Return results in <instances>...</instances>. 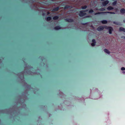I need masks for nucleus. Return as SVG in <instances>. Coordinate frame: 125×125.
<instances>
[{
    "label": "nucleus",
    "mask_w": 125,
    "mask_h": 125,
    "mask_svg": "<svg viewBox=\"0 0 125 125\" xmlns=\"http://www.w3.org/2000/svg\"><path fill=\"white\" fill-rule=\"evenodd\" d=\"M119 31H122L125 32V29L123 27H120L119 28Z\"/></svg>",
    "instance_id": "nucleus-10"
},
{
    "label": "nucleus",
    "mask_w": 125,
    "mask_h": 125,
    "mask_svg": "<svg viewBox=\"0 0 125 125\" xmlns=\"http://www.w3.org/2000/svg\"><path fill=\"white\" fill-rule=\"evenodd\" d=\"M105 13H110L111 14H115V12H109V11H107V12H98L95 13H94L95 15H97V14H104Z\"/></svg>",
    "instance_id": "nucleus-1"
},
{
    "label": "nucleus",
    "mask_w": 125,
    "mask_h": 125,
    "mask_svg": "<svg viewBox=\"0 0 125 125\" xmlns=\"http://www.w3.org/2000/svg\"><path fill=\"white\" fill-rule=\"evenodd\" d=\"M123 73H125V72H124V71H123Z\"/></svg>",
    "instance_id": "nucleus-33"
},
{
    "label": "nucleus",
    "mask_w": 125,
    "mask_h": 125,
    "mask_svg": "<svg viewBox=\"0 0 125 125\" xmlns=\"http://www.w3.org/2000/svg\"><path fill=\"white\" fill-rule=\"evenodd\" d=\"M84 12H86L88 11V10H83Z\"/></svg>",
    "instance_id": "nucleus-27"
},
{
    "label": "nucleus",
    "mask_w": 125,
    "mask_h": 125,
    "mask_svg": "<svg viewBox=\"0 0 125 125\" xmlns=\"http://www.w3.org/2000/svg\"><path fill=\"white\" fill-rule=\"evenodd\" d=\"M117 2V1L116 0H115L112 3V4L113 5H115Z\"/></svg>",
    "instance_id": "nucleus-18"
},
{
    "label": "nucleus",
    "mask_w": 125,
    "mask_h": 125,
    "mask_svg": "<svg viewBox=\"0 0 125 125\" xmlns=\"http://www.w3.org/2000/svg\"><path fill=\"white\" fill-rule=\"evenodd\" d=\"M51 19V17H48L46 18V20L47 21H50Z\"/></svg>",
    "instance_id": "nucleus-16"
},
{
    "label": "nucleus",
    "mask_w": 125,
    "mask_h": 125,
    "mask_svg": "<svg viewBox=\"0 0 125 125\" xmlns=\"http://www.w3.org/2000/svg\"><path fill=\"white\" fill-rule=\"evenodd\" d=\"M92 42H93V43H96V41H95V40L94 39H93L92 40Z\"/></svg>",
    "instance_id": "nucleus-23"
},
{
    "label": "nucleus",
    "mask_w": 125,
    "mask_h": 125,
    "mask_svg": "<svg viewBox=\"0 0 125 125\" xmlns=\"http://www.w3.org/2000/svg\"><path fill=\"white\" fill-rule=\"evenodd\" d=\"M65 20L66 21L69 22H72L73 21V20L72 19H66Z\"/></svg>",
    "instance_id": "nucleus-5"
},
{
    "label": "nucleus",
    "mask_w": 125,
    "mask_h": 125,
    "mask_svg": "<svg viewBox=\"0 0 125 125\" xmlns=\"http://www.w3.org/2000/svg\"><path fill=\"white\" fill-rule=\"evenodd\" d=\"M96 43H91V45L92 46H94L95 45Z\"/></svg>",
    "instance_id": "nucleus-25"
},
{
    "label": "nucleus",
    "mask_w": 125,
    "mask_h": 125,
    "mask_svg": "<svg viewBox=\"0 0 125 125\" xmlns=\"http://www.w3.org/2000/svg\"><path fill=\"white\" fill-rule=\"evenodd\" d=\"M121 69L122 70H125V68L124 67H122L121 68Z\"/></svg>",
    "instance_id": "nucleus-24"
},
{
    "label": "nucleus",
    "mask_w": 125,
    "mask_h": 125,
    "mask_svg": "<svg viewBox=\"0 0 125 125\" xmlns=\"http://www.w3.org/2000/svg\"><path fill=\"white\" fill-rule=\"evenodd\" d=\"M114 9V8L113 7L111 6H108L107 8V9L108 10H113Z\"/></svg>",
    "instance_id": "nucleus-12"
},
{
    "label": "nucleus",
    "mask_w": 125,
    "mask_h": 125,
    "mask_svg": "<svg viewBox=\"0 0 125 125\" xmlns=\"http://www.w3.org/2000/svg\"><path fill=\"white\" fill-rule=\"evenodd\" d=\"M102 23L103 24H106L107 23V21L106 20H103L101 21Z\"/></svg>",
    "instance_id": "nucleus-13"
},
{
    "label": "nucleus",
    "mask_w": 125,
    "mask_h": 125,
    "mask_svg": "<svg viewBox=\"0 0 125 125\" xmlns=\"http://www.w3.org/2000/svg\"><path fill=\"white\" fill-rule=\"evenodd\" d=\"M99 10L100 11H104L105 10V9L104 8H101V9H99Z\"/></svg>",
    "instance_id": "nucleus-21"
},
{
    "label": "nucleus",
    "mask_w": 125,
    "mask_h": 125,
    "mask_svg": "<svg viewBox=\"0 0 125 125\" xmlns=\"http://www.w3.org/2000/svg\"><path fill=\"white\" fill-rule=\"evenodd\" d=\"M104 52H105L106 53H107L108 54H110V52L107 49H105L104 50Z\"/></svg>",
    "instance_id": "nucleus-14"
},
{
    "label": "nucleus",
    "mask_w": 125,
    "mask_h": 125,
    "mask_svg": "<svg viewBox=\"0 0 125 125\" xmlns=\"http://www.w3.org/2000/svg\"><path fill=\"white\" fill-rule=\"evenodd\" d=\"M86 14V13L84 12L83 10H82L80 11L79 15L80 17H82L85 15Z\"/></svg>",
    "instance_id": "nucleus-3"
},
{
    "label": "nucleus",
    "mask_w": 125,
    "mask_h": 125,
    "mask_svg": "<svg viewBox=\"0 0 125 125\" xmlns=\"http://www.w3.org/2000/svg\"><path fill=\"white\" fill-rule=\"evenodd\" d=\"M109 1L107 0H106L102 2L103 5L104 6H105L108 3Z\"/></svg>",
    "instance_id": "nucleus-6"
},
{
    "label": "nucleus",
    "mask_w": 125,
    "mask_h": 125,
    "mask_svg": "<svg viewBox=\"0 0 125 125\" xmlns=\"http://www.w3.org/2000/svg\"><path fill=\"white\" fill-rule=\"evenodd\" d=\"M72 7L71 6L66 5L64 7V9L65 10L69 8H71Z\"/></svg>",
    "instance_id": "nucleus-9"
},
{
    "label": "nucleus",
    "mask_w": 125,
    "mask_h": 125,
    "mask_svg": "<svg viewBox=\"0 0 125 125\" xmlns=\"http://www.w3.org/2000/svg\"><path fill=\"white\" fill-rule=\"evenodd\" d=\"M123 22L124 23H125V20H123Z\"/></svg>",
    "instance_id": "nucleus-32"
},
{
    "label": "nucleus",
    "mask_w": 125,
    "mask_h": 125,
    "mask_svg": "<svg viewBox=\"0 0 125 125\" xmlns=\"http://www.w3.org/2000/svg\"><path fill=\"white\" fill-rule=\"evenodd\" d=\"M120 11V13L122 14H124L125 13V9L124 8L121 9Z\"/></svg>",
    "instance_id": "nucleus-7"
},
{
    "label": "nucleus",
    "mask_w": 125,
    "mask_h": 125,
    "mask_svg": "<svg viewBox=\"0 0 125 125\" xmlns=\"http://www.w3.org/2000/svg\"><path fill=\"white\" fill-rule=\"evenodd\" d=\"M87 6H86L85 5L84 6H82L81 7V8L82 9H85L87 8Z\"/></svg>",
    "instance_id": "nucleus-19"
},
{
    "label": "nucleus",
    "mask_w": 125,
    "mask_h": 125,
    "mask_svg": "<svg viewBox=\"0 0 125 125\" xmlns=\"http://www.w3.org/2000/svg\"><path fill=\"white\" fill-rule=\"evenodd\" d=\"M59 6L52 9V11H58L59 9Z\"/></svg>",
    "instance_id": "nucleus-8"
},
{
    "label": "nucleus",
    "mask_w": 125,
    "mask_h": 125,
    "mask_svg": "<svg viewBox=\"0 0 125 125\" xmlns=\"http://www.w3.org/2000/svg\"><path fill=\"white\" fill-rule=\"evenodd\" d=\"M59 18V17L58 16H55L54 17L53 19L54 20H56L58 19Z\"/></svg>",
    "instance_id": "nucleus-15"
},
{
    "label": "nucleus",
    "mask_w": 125,
    "mask_h": 125,
    "mask_svg": "<svg viewBox=\"0 0 125 125\" xmlns=\"http://www.w3.org/2000/svg\"><path fill=\"white\" fill-rule=\"evenodd\" d=\"M61 28V27L59 26H57L54 27V29L56 30H58Z\"/></svg>",
    "instance_id": "nucleus-11"
},
{
    "label": "nucleus",
    "mask_w": 125,
    "mask_h": 125,
    "mask_svg": "<svg viewBox=\"0 0 125 125\" xmlns=\"http://www.w3.org/2000/svg\"><path fill=\"white\" fill-rule=\"evenodd\" d=\"M106 29L108 30L109 33L110 34H111L112 33V32L113 31V28L111 27H109L106 28Z\"/></svg>",
    "instance_id": "nucleus-2"
},
{
    "label": "nucleus",
    "mask_w": 125,
    "mask_h": 125,
    "mask_svg": "<svg viewBox=\"0 0 125 125\" xmlns=\"http://www.w3.org/2000/svg\"><path fill=\"white\" fill-rule=\"evenodd\" d=\"M87 23H84V24H83V25H85L86 24H87Z\"/></svg>",
    "instance_id": "nucleus-30"
},
{
    "label": "nucleus",
    "mask_w": 125,
    "mask_h": 125,
    "mask_svg": "<svg viewBox=\"0 0 125 125\" xmlns=\"http://www.w3.org/2000/svg\"><path fill=\"white\" fill-rule=\"evenodd\" d=\"M50 14V12H47V15H48Z\"/></svg>",
    "instance_id": "nucleus-29"
},
{
    "label": "nucleus",
    "mask_w": 125,
    "mask_h": 125,
    "mask_svg": "<svg viewBox=\"0 0 125 125\" xmlns=\"http://www.w3.org/2000/svg\"><path fill=\"white\" fill-rule=\"evenodd\" d=\"M94 12V11L92 9L90 10L89 11V13H91Z\"/></svg>",
    "instance_id": "nucleus-20"
},
{
    "label": "nucleus",
    "mask_w": 125,
    "mask_h": 125,
    "mask_svg": "<svg viewBox=\"0 0 125 125\" xmlns=\"http://www.w3.org/2000/svg\"><path fill=\"white\" fill-rule=\"evenodd\" d=\"M113 23L115 24L116 25H119V22H116L115 21H114L113 22Z\"/></svg>",
    "instance_id": "nucleus-17"
},
{
    "label": "nucleus",
    "mask_w": 125,
    "mask_h": 125,
    "mask_svg": "<svg viewBox=\"0 0 125 125\" xmlns=\"http://www.w3.org/2000/svg\"><path fill=\"white\" fill-rule=\"evenodd\" d=\"M46 2L47 3V4L49 5L51 4V1H47Z\"/></svg>",
    "instance_id": "nucleus-22"
},
{
    "label": "nucleus",
    "mask_w": 125,
    "mask_h": 125,
    "mask_svg": "<svg viewBox=\"0 0 125 125\" xmlns=\"http://www.w3.org/2000/svg\"><path fill=\"white\" fill-rule=\"evenodd\" d=\"M46 15V13L43 12L42 13V15L43 16H45Z\"/></svg>",
    "instance_id": "nucleus-26"
},
{
    "label": "nucleus",
    "mask_w": 125,
    "mask_h": 125,
    "mask_svg": "<svg viewBox=\"0 0 125 125\" xmlns=\"http://www.w3.org/2000/svg\"><path fill=\"white\" fill-rule=\"evenodd\" d=\"M105 27L106 28V27H105L104 26H100L97 28V30L99 31H101L104 30Z\"/></svg>",
    "instance_id": "nucleus-4"
},
{
    "label": "nucleus",
    "mask_w": 125,
    "mask_h": 125,
    "mask_svg": "<svg viewBox=\"0 0 125 125\" xmlns=\"http://www.w3.org/2000/svg\"><path fill=\"white\" fill-rule=\"evenodd\" d=\"M90 17V16H86V17Z\"/></svg>",
    "instance_id": "nucleus-31"
},
{
    "label": "nucleus",
    "mask_w": 125,
    "mask_h": 125,
    "mask_svg": "<svg viewBox=\"0 0 125 125\" xmlns=\"http://www.w3.org/2000/svg\"><path fill=\"white\" fill-rule=\"evenodd\" d=\"M121 38L122 39H124L125 40V36H123L121 37Z\"/></svg>",
    "instance_id": "nucleus-28"
}]
</instances>
